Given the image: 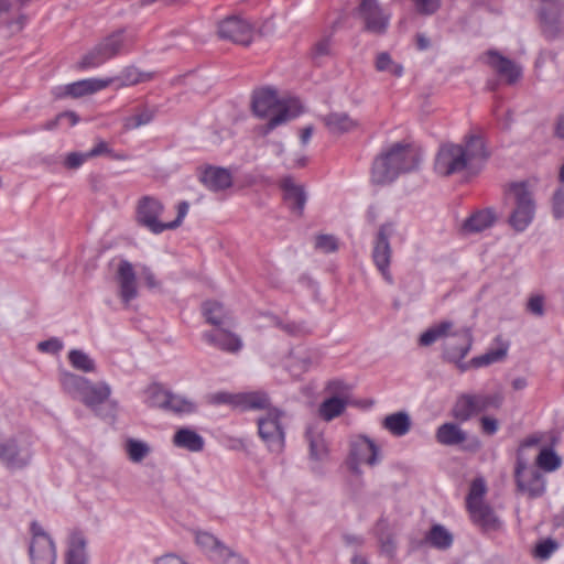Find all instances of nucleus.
<instances>
[{
    "instance_id": "nucleus-1",
    "label": "nucleus",
    "mask_w": 564,
    "mask_h": 564,
    "mask_svg": "<svg viewBox=\"0 0 564 564\" xmlns=\"http://www.w3.org/2000/svg\"><path fill=\"white\" fill-rule=\"evenodd\" d=\"M488 156L482 138L469 135L465 138L462 144L446 143L441 145L435 158L434 170L442 176L463 171L477 173Z\"/></svg>"
},
{
    "instance_id": "nucleus-2",
    "label": "nucleus",
    "mask_w": 564,
    "mask_h": 564,
    "mask_svg": "<svg viewBox=\"0 0 564 564\" xmlns=\"http://www.w3.org/2000/svg\"><path fill=\"white\" fill-rule=\"evenodd\" d=\"M59 383L65 393L84 403L96 415H115L117 402L110 399L111 388L107 382L94 383L85 377L64 371L61 373Z\"/></svg>"
},
{
    "instance_id": "nucleus-3",
    "label": "nucleus",
    "mask_w": 564,
    "mask_h": 564,
    "mask_svg": "<svg viewBox=\"0 0 564 564\" xmlns=\"http://www.w3.org/2000/svg\"><path fill=\"white\" fill-rule=\"evenodd\" d=\"M421 160V152L414 145L395 143L375 159L371 180L379 185L390 184L400 174L414 171Z\"/></svg>"
},
{
    "instance_id": "nucleus-4",
    "label": "nucleus",
    "mask_w": 564,
    "mask_h": 564,
    "mask_svg": "<svg viewBox=\"0 0 564 564\" xmlns=\"http://www.w3.org/2000/svg\"><path fill=\"white\" fill-rule=\"evenodd\" d=\"M252 109L260 118H270L262 127V133H270L278 126L296 118L303 110L296 98L280 99L276 90L265 87L256 90L252 97Z\"/></svg>"
},
{
    "instance_id": "nucleus-5",
    "label": "nucleus",
    "mask_w": 564,
    "mask_h": 564,
    "mask_svg": "<svg viewBox=\"0 0 564 564\" xmlns=\"http://www.w3.org/2000/svg\"><path fill=\"white\" fill-rule=\"evenodd\" d=\"M508 197L511 204L508 224L514 231L523 232L533 223L536 214L534 186L529 181L511 183Z\"/></svg>"
},
{
    "instance_id": "nucleus-6",
    "label": "nucleus",
    "mask_w": 564,
    "mask_h": 564,
    "mask_svg": "<svg viewBox=\"0 0 564 564\" xmlns=\"http://www.w3.org/2000/svg\"><path fill=\"white\" fill-rule=\"evenodd\" d=\"M33 437L20 431L12 435L0 432V463L10 469L28 466L33 457Z\"/></svg>"
},
{
    "instance_id": "nucleus-7",
    "label": "nucleus",
    "mask_w": 564,
    "mask_h": 564,
    "mask_svg": "<svg viewBox=\"0 0 564 564\" xmlns=\"http://www.w3.org/2000/svg\"><path fill=\"white\" fill-rule=\"evenodd\" d=\"M503 403V395L500 392L492 394L463 393L452 409V415L459 422H466L478 413L489 409H499Z\"/></svg>"
},
{
    "instance_id": "nucleus-8",
    "label": "nucleus",
    "mask_w": 564,
    "mask_h": 564,
    "mask_svg": "<svg viewBox=\"0 0 564 564\" xmlns=\"http://www.w3.org/2000/svg\"><path fill=\"white\" fill-rule=\"evenodd\" d=\"M283 416V411L272 408L257 419L258 434L273 453H280L284 448L285 432L281 422Z\"/></svg>"
},
{
    "instance_id": "nucleus-9",
    "label": "nucleus",
    "mask_w": 564,
    "mask_h": 564,
    "mask_svg": "<svg viewBox=\"0 0 564 564\" xmlns=\"http://www.w3.org/2000/svg\"><path fill=\"white\" fill-rule=\"evenodd\" d=\"M30 531L29 555L32 564H55L56 546L51 535L36 521L31 523Z\"/></svg>"
},
{
    "instance_id": "nucleus-10",
    "label": "nucleus",
    "mask_w": 564,
    "mask_h": 564,
    "mask_svg": "<svg viewBox=\"0 0 564 564\" xmlns=\"http://www.w3.org/2000/svg\"><path fill=\"white\" fill-rule=\"evenodd\" d=\"M473 333L469 327H459L453 335L443 341L442 357L448 362L465 364L463 359L468 355L473 346Z\"/></svg>"
},
{
    "instance_id": "nucleus-11",
    "label": "nucleus",
    "mask_w": 564,
    "mask_h": 564,
    "mask_svg": "<svg viewBox=\"0 0 564 564\" xmlns=\"http://www.w3.org/2000/svg\"><path fill=\"white\" fill-rule=\"evenodd\" d=\"M217 33L223 40L249 45L254 37V28L249 21L234 15L219 22Z\"/></svg>"
},
{
    "instance_id": "nucleus-12",
    "label": "nucleus",
    "mask_w": 564,
    "mask_h": 564,
    "mask_svg": "<svg viewBox=\"0 0 564 564\" xmlns=\"http://www.w3.org/2000/svg\"><path fill=\"white\" fill-rule=\"evenodd\" d=\"M163 212L164 206L161 200L153 196H143L138 202L137 220L151 232L158 235L166 230L165 223L160 220Z\"/></svg>"
},
{
    "instance_id": "nucleus-13",
    "label": "nucleus",
    "mask_w": 564,
    "mask_h": 564,
    "mask_svg": "<svg viewBox=\"0 0 564 564\" xmlns=\"http://www.w3.org/2000/svg\"><path fill=\"white\" fill-rule=\"evenodd\" d=\"M379 460V448L370 438L358 436L350 442L347 464L349 469L354 473H360L359 466L361 464L375 466Z\"/></svg>"
},
{
    "instance_id": "nucleus-14",
    "label": "nucleus",
    "mask_w": 564,
    "mask_h": 564,
    "mask_svg": "<svg viewBox=\"0 0 564 564\" xmlns=\"http://www.w3.org/2000/svg\"><path fill=\"white\" fill-rule=\"evenodd\" d=\"M393 232L392 224H384L379 228L377 234L373 250H372V259L377 267V269L382 274L383 279L388 283H392L393 279L389 271L390 260H391V247L389 242V238Z\"/></svg>"
},
{
    "instance_id": "nucleus-15",
    "label": "nucleus",
    "mask_w": 564,
    "mask_h": 564,
    "mask_svg": "<svg viewBox=\"0 0 564 564\" xmlns=\"http://www.w3.org/2000/svg\"><path fill=\"white\" fill-rule=\"evenodd\" d=\"M516 481L518 489L529 498H538L545 492V479L540 469L527 467L521 460L517 462Z\"/></svg>"
},
{
    "instance_id": "nucleus-16",
    "label": "nucleus",
    "mask_w": 564,
    "mask_h": 564,
    "mask_svg": "<svg viewBox=\"0 0 564 564\" xmlns=\"http://www.w3.org/2000/svg\"><path fill=\"white\" fill-rule=\"evenodd\" d=\"M482 61L508 84L516 83L522 75V67L514 61L500 54L498 51H487L482 55Z\"/></svg>"
},
{
    "instance_id": "nucleus-17",
    "label": "nucleus",
    "mask_w": 564,
    "mask_h": 564,
    "mask_svg": "<svg viewBox=\"0 0 564 564\" xmlns=\"http://www.w3.org/2000/svg\"><path fill=\"white\" fill-rule=\"evenodd\" d=\"M359 11L365 21L366 30L372 33H384L390 21V14L384 13L377 0H361Z\"/></svg>"
},
{
    "instance_id": "nucleus-18",
    "label": "nucleus",
    "mask_w": 564,
    "mask_h": 564,
    "mask_svg": "<svg viewBox=\"0 0 564 564\" xmlns=\"http://www.w3.org/2000/svg\"><path fill=\"white\" fill-rule=\"evenodd\" d=\"M116 278L119 285V296L128 305L138 296V284L133 265L128 260H121Z\"/></svg>"
},
{
    "instance_id": "nucleus-19",
    "label": "nucleus",
    "mask_w": 564,
    "mask_h": 564,
    "mask_svg": "<svg viewBox=\"0 0 564 564\" xmlns=\"http://www.w3.org/2000/svg\"><path fill=\"white\" fill-rule=\"evenodd\" d=\"M280 187L283 192L285 204L292 213L301 216L307 200L303 185L296 183L291 176H285L280 181Z\"/></svg>"
},
{
    "instance_id": "nucleus-20",
    "label": "nucleus",
    "mask_w": 564,
    "mask_h": 564,
    "mask_svg": "<svg viewBox=\"0 0 564 564\" xmlns=\"http://www.w3.org/2000/svg\"><path fill=\"white\" fill-rule=\"evenodd\" d=\"M112 82H115L112 78H87L77 80L64 86L62 88L63 93H59L58 96L83 97L107 88Z\"/></svg>"
},
{
    "instance_id": "nucleus-21",
    "label": "nucleus",
    "mask_w": 564,
    "mask_h": 564,
    "mask_svg": "<svg viewBox=\"0 0 564 564\" xmlns=\"http://www.w3.org/2000/svg\"><path fill=\"white\" fill-rule=\"evenodd\" d=\"M310 459L316 463H324L328 459L329 448L324 436V431L318 425H311L306 431Z\"/></svg>"
},
{
    "instance_id": "nucleus-22",
    "label": "nucleus",
    "mask_w": 564,
    "mask_h": 564,
    "mask_svg": "<svg viewBox=\"0 0 564 564\" xmlns=\"http://www.w3.org/2000/svg\"><path fill=\"white\" fill-rule=\"evenodd\" d=\"M200 182L213 192H220L232 185V174L229 170L219 166H207L203 170Z\"/></svg>"
},
{
    "instance_id": "nucleus-23",
    "label": "nucleus",
    "mask_w": 564,
    "mask_h": 564,
    "mask_svg": "<svg viewBox=\"0 0 564 564\" xmlns=\"http://www.w3.org/2000/svg\"><path fill=\"white\" fill-rule=\"evenodd\" d=\"M196 544L213 560L221 562L227 555H230V550L219 541L215 535L209 532L198 531L195 534Z\"/></svg>"
},
{
    "instance_id": "nucleus-24",
    "label": "nucleus",
    "mask_w": 564,
    "mask_h": 564,
    "mask_svg": "<svg viewBox=\"0 0 564 564\" xmlns=\"http://www.w3.org/2000/svg\"><path fill=\"white\" fill-rule=\"evenodd\" d=\"M203 337L210 345L227 352L235 354L242 348V340L239 336L221 328L205 333Z\"/></svg>"
},
{
    "instance_id": "nucleus-25",
    "label": "nucleus",
    "mask_w": 564,
    "mask_h": 564,
    "mask_svg": "<svg viewBox=\"0 0 564 564\" xmlns=\"http://www.w3.org/2000/svg\"><path fill=\"white\" fill-rule=\"evenodd\" d=\"M458 328L459 327H456L455 324L449 319L441 321L436 324H433L421 334L419 338V345L427 347L440 339H443L444 341L449 338Z\"/></svg>"
},
{
    "instance_id": "nucleus-26",
    "label": "nucleus",
    "mask_w": 564,
    "mask_h": 564,
    "mask_svg": "<svg viewBox=\"0 0 564 564\" xmlns=\"http://www.w3.org/2000/svg\"><path fill=\"white\" fill-rule=\"evenodd\" d=\"M87 540L82 532H73L67 542L66 564H88Z\"/></svg>"
},
{
    "instance_id": "nucleus-27",
    "label": "nucleus",
    "mask_w": 564,
    "mask_h": 564,
    "mask_svg": "<svg viewBox=\"0 0 564 564\" xmlns=\"http://www.w3.org/2000/svg\"><path fill=\"white\" fill-rule=\"evenodd\" d=\"M236 406L241 410H264L272 409L269 395L263 391H250L236 394Z\"/></svg>"
},
{
    "instance_id": "nucleus-28",
    "label": "nucleus",
    "mask_w": 564,
    "mask_h": 564,
    "mask_svg": "<svg viewBox=\"0 0 564 564\" xmlns=\"http://www.w3.org/2000/svg\"><path fill=\"white\" fill-rule=\"evenodd\" d=\"M173 444L188 452H202L205 445L203 436L189 427H182L177 430L173 436Z\"/></svg>"
},
{
    "instance_id": "nucleus-29",
    "label": "nucleus",
    "mask_w": 564,
    "mask_h": 564,
    "mask_svg": "<svg viewBox=\"0 0 564 564\" xmlns=\"http://www.w3.org/2000/svg\"><path fill=\"white\" fill-rule=\"evenodd\" d=\"M436 441L445 446H455L467 440L466 432L456 423H444L440 425L435 433Z\"/></svg>"
},
{
    "instance_id": "nucleus-30",
    "label": "nucleus",
    "mask_w": 564,
    "mask_h": 564,
    "mask_svg": "<svg viewBox=\"0 0 564 564\" xmlns=\"http://www.w3.org/2000/svg\"><path fill=\"white\" fill-rule=\"evenodd\" d=\"M155 115L156 109L154 107L148 105L138 106L132 110L131 115L123 118V129L134 130L147 126L154 119Z\"/></svg>"
},
{
    "instance_id": "nucleus-31",
    "label": "nucleus",
    "mask_w": 564,
    "mask_h": 564,
    "mask_svg": "<svg viewBox=\"0 0 564 564\" xmlns=\"http://www.w3.org/2000/svg\"><path fill=\"white\" fill-rule=\"evenodd\" d=\"M468 510L473 522L484 530H496L499 527V520L496 514L491 508L484 502L470 506Z\"/></svg>"
},
{
    "instance_id": "nucleus-32",
    "label": "nucleus",
    "mask_w": 564,
    "mask_h": 564,
    "mask_svg": "<svg viewBox=\"0 0 564 564\" xmlns=\"http://www.w3.org/2000/svg\"><path fill=\"white\" fill-rule=\"evenodd\" d=\"M543 33L547 37H555L562 30V12L560 9L542 8L539 12Z\"/></svg>"
},
{
    "instance_id": "nucleus-33",
    "label": "nucleus",
    "mask_w": 564,
    "mask_h": 564,
    "mask_svg": "<svg viewBox=\"0 0 564 564\" xmlns=\"http://www.w3.org/2000/svg\"><path fill=\"white\" fill-rule=\"evenodd\" d=\"M323 121L329 132L338 134L352 131L358 127V121L346 112H332L325 116Z\"/></svg>"
},
{
    "instance_id": "nucleus-34",
    "label": "nucleus",
    "mask_w": 564,
    "mask_h": 564,
    "mask_svg": "<svg viewBox=\"0 0 564 564\" xmlns=\"http://www.w3.org/2000/svg\"><path fill=\"white\" fill-rule=\"evenodd\" d=\"M495 221V213L491 209H482L468 217L463 225V229L468 234L480 232L487 228H490Z\"/></svg>"
},
{
    "instance_id": "nucleus-35",
    "label": "nucleus",
    "mask_w": 564,
    "mask_h": 564,
    "mask_svg": "<svg viewBox=\"0 0 564 564\" xmlns=\"http://www.w3.org/2000/svg\"><path fill=\"white\" fill-rule=\"evenodd\" d=\"M382 426L394 436H404L411 429V419L406 412H395L383 419Z\"/></svg>"
},
{
    "instance_id": "nucleus-36",
    "label": "nucleus",
    "mask_w": 564,
    "mask_h": 564,
    "mask_svg": "<svg viewBox=\"0 0 564 564\" xmlns=\"http://www.w3.org/2000/svg\"><path fill=\"white\" fill-rule=\"evenodd\" d=\"M507 355V347L495 350H489L484 355L471 358L468 362L458 364V369L462 372L467 371L469 368L487 367L491 364L502 360Z\"/></svg>"
},
{
    "instance_id": "nucleus-37",
    "label": "nucleus",
    "mask_w": 564,
    "mask_h": 564,
    "mask_svg": "<svg viewBox=\"0 0 564 564\" xmlns=\"http://www.w3.org/2000/svg\"><path fill=\"white\" fill-rule=\"evenodd\" d=\"M127 42L128 39L124 36L123 32L118 31L104 39L97 46L106 58L110 59L123 50Z\"/></svg>"
},
{
    "instance_id": "nucleus-38",
    "label": "nucleus",
    "mask_w": 564,
    "mask_h": 564,
    "mask_svg": "<svg viewBox=\"0 0 564 564\" xmlns=\"http://www.w3.org/2000/svg\"><path fill=\"white\" fill-rule=\"evenodd\" d=\"M347 405L345 397L334 395L324 400L318 409L319 416L325 421H332L339 416Z\"/></svg>"
},
{
    "instance_id": "nucleus-39",
    "label": "nucleus",
    "mask_w": 564,
    "mask_h": 564,
    "mask_svg": "<svg viewBox=\"0 0 564 564\" xmlns=\"http://www.w3.org/2000/svg\"><path fill=\"white\" fill-rule=\"evenodd\" d=\"M427 542L441 550L448 549L453 543V535L451 532L441 524H435L431 528L426 535Z\"/></svg>"
},
{
    "instance_id": "nucleus-40",
    "label": "nucleus",
    "mask_w": 564,
    "mask_h": 564,
    "mask_svg": "<svg viewBox=\"0 0 564 564\" xmlns=\"http://www.w3.org/2000/svg\"><path fill=\"white\" fill-rule=\"evenodd\" d=\"M68 361L73 368L82 372H95L96 370L95 360L80 349H72L68 352Z\"/></svg>"
},
{
    "instance_id": "nucleus-41",
    "label": "nucleus",
    "mask_w": 564,
    "mask_h": 564,
    "mask_svg": "<svg viewBox=\"0 0 564 564\" xmlns=\"http://www.w3.org/2000/svg\"><path fill=\"white\" fill-rule=\"evenodd\" d=\"M124 449L132 463H141L151 452L150 446L145 442L135 438L127 440Z\"/></svg>"
},
{
    "instance_id": "nucleus-42",
    "label": "nucleus",
    "mask_w": 564,
    "mask_h": 564,
    "mask_svg": "<svg viewBox=\"0 0 564 564\" xmlns=\"http://www.w3.org/2000/svg\"><path fill=\"white\" fill-rule=\"evenodd\" d=\"M166 411L176 414H189L196 411V404L185 397L170 392Z\"/></svg>"
},
{
    "instance_id": "nucleus-43",
    "label": "nucleus",
    "mask_w": 564,
    "mask_h": 564,
    "mask_svg": "<svg viewBox=\"0 0 564 564\" xmlns=\"http://www.w3.org/2000/svg\"><path fill=\"white\" fill-rule=\"evenodd\" d=\"M536 465L539 468L550 473L561 467L562 459L552 448L544 447L536 457Z\"/></svg>"
},
{
    "instance_id": "nucleus-44",
    "label": "nucleus",
    "mask_w": 564,
    "mask_h": 564,
    "mask_svg": "<svg viewBox=\"0 0 564 564\" xmlns=\"http://www.w3.org/2000/svg\"><path fill=\"white\" fill-rule=\"evenodd\" d=\"M148 402L151 406L166 410L170 391L160 384H152L148 389Z\"/></svg>"
},
{
    "instance_id": "nucleus-45",
    "label": "nucleus",
    "mask_w": 564,
    "mask_h": 564,
    "mask_svg": "<svg viewBox=\"0 0 564 564\" xmlns=\"http://www.w3.org/2000/svg\"><path fill=\"white\" fill-rule=\"evenodd\" d=\"M150 74L141 73L138 68L130 66L124 68L116 80H119L121 86H133L150 79Z\"/></svg>"
},
{
    "instance_id": "nucleus-46",
    "label": "nucleus",
    "mask_w": 564,
    "mask_h": 564,
    "mask_svg": "<svg viewBox=\"0 0 564 564\" xmlns=\"http://www.w3.org/2000/svg\"><path fill=\"white\" fill-rule=\"evenodd\" d=\"M203 313L207 322L215 326L221 325L225 317V310L218 302H205L203 305Z\"/></svg>"
},
{
    "instance_id": "nucleus-47",
    "label": "nucleus",
    "mask_w": 564,
    "mask_h": 564,
    "mask_svg": "<svg viewBox=\"0 0 564 564\" xmlns=\"http://www.w3.org/2000/svg\"><path fill=\"white\" fill-rule=\"evenodd\" d=\"M376 68L379 72H388L397 77H400L403 74V67L400 64L394 63L391 56L386 52L377 55Z\"/></svg>"
},
{
    "instance_id": "nucleus-48",
    "label": "nucleus",
    "mask_w": 564,
    "mask_h": 564,
    "mask_svg": "<svg viewBox=\"0 0 564 564\" xmlns=\"http://www.w3.org/2000/svg\"><path fill=\"white\" fill-rule=\"evenodd\" d=\"M108 59L102 54L100 48L96 45L93 50H90L87 54L83 56L80 62H78L77 67L79 69H88V68H96L100 65H102Z\"/></svg>"
},
{
    "instance_id": "nucleus-49",
    "label": "nucleus",
    "mask_w": 564,
    "mask_h": 564,
    "mask_svg": "<svg viewBox=\"0 0 564 564\" xmlns=\"http://www.w3.org/2000/svg\"><path fill=\"white\" fill-rule=\"evenodd\" d=\"M87 154L89 159L100 155H109L113 160H124L127 158L124 154L116 153L105 141H98Z\"/></svg>"
},
{
    "instance_id": "nucleus-50",
    "label": "nucleus",
    "mask_w": 564,
    "mask_h": 564,
    "mask_svg": "<svg viewBox=\"0 0 564 564\" xmlns=\"http://www.w3.org/2000/svg\"><path fill=\"white\" fill-rule=\"evenodd\" d=\"M485 482L481 479L474 480L467 497V507L482 503V496L485 495Z\"/></svg>"
},
{
    "instance_id": "nucleus-51",
    "label": "nucleus",
    "mask_w": 564,
    "mask_h": 564,
    "mask_svg": "<svg viewBox=\"0 0 564 564\" xmlns=\"http://www.w3.org/2000/svg\"><path fill=\"white\" fill-rule=\"evenodd\" d=\"M417 13L423 15L434 14L441 7V0H412Z\"/></svg>"
},
{
    "instance_id": "nucleus-52",
    "label": "nucleus",
    "mask_w": 564,
    "mask_h": 564,
    "mask_svg": "<svg viewBox=\"0 0 564 564\" xmlns=\"http://www.w3.org/2000/svg\"><path fill=\"white\" fill-rule=\"evenodd\" d=\"M315 247L321 251L328 253L334 252L338 248L337 239L332 235H321L316 237Z\"/></svg>"
},
{
    "instance_id": "nucleus-53",
    "label": "nucleus",
    "mask_w": 564,
    "mask_h": 564,
    "mask_svg": "<svg viewBox=\"0 0 564 564\" xmlns=\"http://www.w3.org/2000/svg\"><path fill=\"white\" fill-rule=\"evenodd\" d=\"M552 215L556 219L564 217V187L555 191L552 197Z\"/></svg>"
},
{
    "instance_id": "nucleus-54",
    "label": "nucleus",
    "mask_w": 564,
    "mask_h": 564,
    "mask_svg": "<svg viewBox=\"0 0 564 564\" xmlns=\"http://www.w3.org/2000/svg\"><path fill=\"white\" fill-rule=\"evenodd\" d=\"M87 160H89L87 152H70L65 156L64 165L69 170H76Z\"/></svg>"
},
{
    "instance_id": "nucleus-55",
    "label": "nucleus",
    "mask_w": 564,
    "mask_h": 564,
    "mask_svg": "<svg viewBox=\"0 0 564 564\" xmlns=\"http://www.w3.org/2000/svg\"><path fill=\"white\" fill-rule=\"evenodd\" d=\"M557 549L556 542L551 539L544 540L539 543L535 547V556L542 560H546Z\"/></svg>"
},
{
    "instance_id": "nucleus-56",
    "label": "nucleus",
    "mask_w": 564,
    "mask_h": 564,
    "mask_svg": "<svg viewBox=\"0 0 564 564\" xmlns=\"http://www.w3.org/2000/svg\"><path fill=\"white\" fill-rule=\"evenodd\" d=\"M37 349L46 354H57L63 349V343L58 338L53 337L47 340L40 341L37 344Z\"/></svg>"
},
{
    "instance_id": "nucleus-57",
    "label": "nucleus",
    "mask_w": 564,
    "mask_h": 564,
    "mask_svg": "<svg viewBox=\"0 0 564 564\" xmlns=\"http://www.w3.org/2000/svg\"><path fill=\"white\" fill-rule=\"evenodd\" d=\"M188 208H189V205H188L187 202H181L177 205V217H176V219L173 220V221L165 223V229L166 230L167 229H175L178 226H181L183 219L185 218V216L188 213Z\"/></svg>"
},
{
    "instance_id": "nucleus-58",
    "label": "nucleus",
    "mask_w": 564,
    "mask_h": 564,
    "mask_svg": "<svg viewBox=\"0 0 564 564\" xmlns=\"http://www.w3.org/2000/svg\"><path fill=\"white\" fill-rule=\"evenodd\" d=\"M480 426L482 433L487 435H494L499 429V422L492 416L485 415L480 419Z\"/></svg>"
},
{
    "instance_id": "nucleus-59",
    "label": "nucleus",
    "mask_w": 564,
    "mask_h": 564,
    "mask_svg": "<svg viewBox=\"0 0 564 564\" xmlns=\"http://www.w3.org/2000/svg\"><path fill=\"white\" fill-rule=\"evenodd\" d=\"M527 307L532 314H534L536 316H543V314H544L543 297L540 295L530 297Z\"/></svg>"
},
{
    "instance_id": "nucleus-60",
    "label": "nucleus",
    "mask_w": 564,
    "mask_h": 564,
    "mask_svg": "<svg viewBox=\"0 0 564 564\" xmlns=\"http://www.w3.org/2000/svg\"><path fill=\"white\" fill-rule=\"evenodd\" d=\"M281 328L290 335H300L308 332V328L304 324L294 322L281 324Z\"/></svg>"
},
{
    "instance_id": "nucleus-61",
    "label": "nucleus",
    "mask_w": 564,
    "mask_h": 564,
    "mask_svg": "<svg viewBox=\"0 0 564 564\" xmlns=\"http://www.w3.org/2000/svg\"><path fill=\"white\" fill-rule=\"evenodd\" d=\"M140 274H141V278L144 280V282L147 283V285L149 288L153 289V288H156L159 285L158 281L155 279V275L151 271L150 268L142 267Z\"/></svg>"
},
{
    "instance_id": "nucleus-62",
    "label": "nucleus",
    "mask_w": 564,
    "mask_h": 564,
    "mask_svg": "<svg viewBox=\"0 0 564 564\" xmlns=\"http://www.w3.org/2000/svg\"><path fill=\"white\" fill-rule=\"evenodd\" d=\"M330 50V40L329 37H324L318 41L314 47V54L316 56H324L329 53Z\"/></svg>"
},
{
    "instance_id": "nucleus-63",
    "label": "nucleus",
    "mask_w": 564,
    "mask_h": 564,
    "mask_svg": "<svg viewBox=\"0 0 564 564\" xmlns=\"http://www.w3.org/2000/svg\"><path fill=\"white\" fill-rule=\"evenodd\" d=\"M213 401L215 403H230L236 405V394L220 392L213 397Z\"/></svg>"
},
{
    "instance_id": "nucleus-64",
    "label": "nucleus",
    "mask_w": 564,
    "mask_h": 564,
    "mask_svg": "<svg viewBox=\"0 0 564 564\" xmlns=\"http://www.w3.org/2000/svg\"><path fill=\"white\" fill-rule=\"evenodd\" d=\"M155 564H187L181 557L174 554H167L156 560Z\"/></svg>"
}]
</instances>
